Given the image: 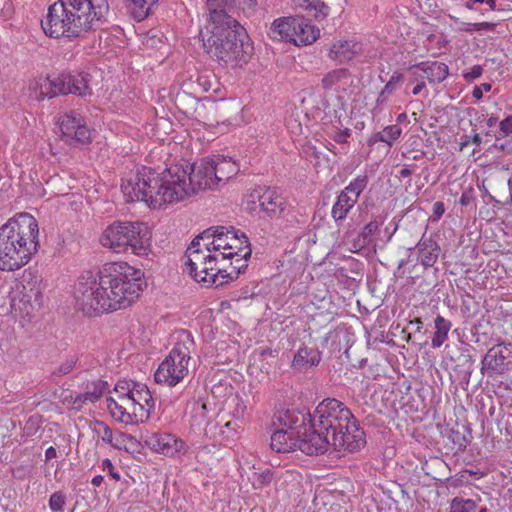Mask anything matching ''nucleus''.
I'll return each mask as SVG.
<instances>
[{"label": "nucleus", "mask_w": 512, "mask_h": 512, "mask_svg": "<svg viewBox=\"0 0 512 512\" xmlns=\"http://www.w3.org/2000/svg\"><path fill=\"white\" fill-rule=\"evenodd\" d=\"M219 187L210 157L194 164H171L161 173L143 167L121 185L128 201L144 202L151 209H165L182 202L200 191Z\"/></svg>", "instance_id": "f257e3e1"}, {"label": "nucleus", "mask_w": 512, "mask_h": 512, "mask_svg": "<svg viewBox=\"0 0 512 512\" xmlns=\"http://www.w3.org/2000/svg\"><path fill=\"white\" fill-rule=\"evenodd\" d=\"M251 252L245 233L223 226L210 228L187 248L184 270L204 287H219L238 278Z\"/></svg>", "instance_id": "f03ea898"}, {"label": "nucleus", "mask_w": 512, "mask_h": 512, "mask_svg": "<svg viewBox=\"0 0 512 512\" xmlns=\"http://www.w3.org/2000/svg\"><path fill=\"white\" fill-rule=\"evenodd\" d=\"M143 278L144 272L126 261L105 263L97 277L89 274L78 279L75 304L90 317L125 309L139 298Z\"/></svg>", "instance_id": "7ed1b4c3"}, {"label": "nucleus", "mask_w": 512, "mask_h": 512, "mask_svg": "<svg viewBox=\"0 0 512 512\" xmlns=\"http://www.w3.org/2000/svg\"><path fill=\"white\" fill-rule=\"evenodd\" d=\"M207 54L226 67H242L253 55V44L245 28L228 14L206 18L199 33Z\"/></svg>", "instance_id": "20e7f679"}, {"label": "nucleus", "mask_w": 512, "mask_h": 512, "mask_svg": "<svg viewBox=\"0 0 512 512\" xmlns=\"http://www.w3.org/2000/svg\"><path fill=\"white\" fill-rule=\"evenodd\" d=\"M108 10L107 0H57L48 7L41 28L53 39H75L91 30Z\"/></svg>", "instance_id": "39448f33"}, {"label": "nucleus", "mask_w": 512, "mask_h": 512, "mask_svg": "<svg viewBox=\"0 0 512 512\" xmlns=\"http://www.w3.org/2000/svg\"><path fill=\"white\" fill-rule=\"evenodd\" d=\"M39 226L34 216L18 213L0 226V270L26 266L39 250Z\"/></svg>", "instance_id": "423d86ee"}, {"label": "nucleus", "mask_w": 512, "mask_h": 512, "mask_svg": "<svg viewBox=\"0 0 512 512\" xmlns=\"http://www.w3.org/2000/svg\"><path fill=\"white\" fill-rule=\"evenodd\" d=\"M323 418H275L271 424L270 447L278 453L299 450L313 456L325 453L323 433L329 425Z\"/></svg>", "instance_id": "0eeeda50"}, {"label": "nucleus", "mask_w": 512, "mask_h": 512, "mask_svg": "<svg viewBox=\"0 0 512 512\" xmlns=\"http://www.w3.org/2000/svg\"><path fill=\"white\" fill-rule=\"evenodd\" d=\"M153 233L148 224L140 221H114L99 237L100 245L114 254L132 253L147 257L152 252Z\"/></svg>", "instance_id": "6e6552de"}, {"label": "nucleus", "mask_w": 512, "mask_h": 512, "mask_svg": "<svg viewBox=\"0 0 512 512\" xmlns=\"http://www.w3.org/2000/svg\"><path fill=\"white\" fill-rule=\"evenodd\" d=\"M345 423L340 422L333 425L330 418H323L322 422H326L329 427L323 433L325 440L328 442L325 452L332 447L337 452H356L363 448L366 444V436L364 430L356 423V418H344Z\"/></svg>", "instance_id": "1a4fd4ad"}, {"label": "nucleus", "mask_w": 512, "mask_h": 512, "mask_svg": "<svg viewBox=\"0 0 512 512\" xmlns=\"http://www.w3.org/2000/svg\"><path fill=\"white\" fill-rule=\"evenodd\" d=\"M41 296V280L31 270H25L21 278L13 282L12 302L15 316H30L40 305Z\"/></svg>", "instance_id": "9d476101"}, {"label": "nucleus", "mask_w": 512, "mask_h": 512, "mask_svg": "<svg viewBox=\"0 0 512 512\" xmlns=\"http://www.w3.org/2000/svg\"><path fill=\"white\" fill-rule=\"evenodd\" d=\"M190 348L185 342H178L161 362L155 372V381L173 387L188 374Z\"/></svg>", "instance_id": "9b49d317"}, {"label": "nucleus", "mask_w": 512, "mask_h": 512, "mask_svg": "<svg viewBox=\"0 0 512 512\" xmlns=\"http://www.w3.org/2000/svg\"><path fill=\"white\" fill-rule=\"evenodd\" d=\"M256 199L259 202L260 210L271 219L286 218L291 213L290 203L275 189L267 188L261 194H251L246 206L250 212L256 210Z\"/></svg>", "instance_id": "f8f14e48"}, {"label": "nucleus", "mask_w": 512, "mask_h": 512, "mask_svg": "<svg viewBox=\"0 0 512 512\" xmlns=\"http://www.w3.org/2000/svg\"><path fill=\"white\" fill-rule=\"evenodd\" d=\"M60 130V138L70 145H84L91 142V130L85 119L78 113L70 111L58 117L56 122Z\"/></svg>", "instance_id": "ddd939ff"}, {"label": "nucleus", "mask_w": 512, "mask_h": 512, "mask_svg": "<svg viewBox=\"0 0 512 512\" xmlns=\"http://www.w3.org/2000/svg\"><path fill=\"white\" fill-rule=\"evenodd\" d=\"M367 184L368 176L366 174L358 175L340 192L331 209V217L337 224L346 219Z\"/></svg>", "instance_id": "4468645a"}, {"label": "nucleus", "mask_w": 512, "mask_h": 512, "mask_svg": "<svg viewBox=\"0 0 512 512\" xmlns=\"http://www.w3.org/2000/svg\"><path fill=\"white\" fill-rule=\"evenodd\" d=\"M145 444L154 452L166 457H177L187 452L185 442L170 433H151L145 436Z\"/></svg>", "instance_id": "2eb2a0df"}, {"label": "nucleus", "mask_w": 512, "mask_h": 512, "mask_svg": "<svg viewBox=\"0 0 512 512\" xmlns=\"http://www.w3.org/2000/svg\"><path fill=\"white\" fill-rule=\"evenodd\" d=\"M510 351L502 344L491 347L482 360V370L494 374H504L509 370Z\"/></svg>", "instance_id": "dca6fc26"}, {"label": "nucleus", "mask_w": 512, "mask_h": 512, "mask_svg": "<svg viewBox=\"0 0 512 512\" xmlns=\"http://www.w3.org/2000/svg\"><path fill=\"white\" fill-rule=\"evenodd\" d=\"M131 402L128 403L133 416L146 414L149 416L154 412L155 400L153 399L148 387L138 383L130 396Z\"/></svg>", "instance_id": "f3484780"}, {"label": "nucleus", "mask_w": 512, "mask_h": 512, "mask_svg": "<svg viewBox=\"0 0 512 512\" xmlns=\"http://www.w3.org/2000/svg\"><path fill=\"white\" fill-rule=\"evenodd\" d=\"M320 37V29L303 16H296L294 34L291 44L307 46L313 44Z\"/></svg>", "instance_id": "a211bd4d"}, {"label": "nucleus", "mask_w": 512, "mask_h": 512, "mask_svg": "<svg viewBox=\"0 0 512 512\" xmlns=\"http://www.w3.org/2000/svg\"><path fill=\"white\" fill-rule=\"evenodd\" d=\"M446 436L451 442L458 447V449L466 448L470 441L471 429L467 418H449L446 423Z\"/></svg>", "instance_id": "6ab92c4d"}, {"label": "nucleus", "mask_w": 512, "mask_h": 512, "mask_svg": "<svg viewBox=\"0 0 512 512\" xmlns=\"http://www.w3.org/2000/svg\"><path fill=\"white\" fill-rule=\"evenodd\" d=\"M410 70L413 71V75L416 78L421 76L418 72H422L431 84L441 83L449 75L448 66L445 63L438 61L421 62L412 66Z\"/></svg>", "instance_id": "aec40b11"}, {"label": "nucleus", "mask_w": 512, "mask_h": 512, "mask_svg": "<svg viewBox=\"0 0 512 512\" xmlns=\"http://www.w3.org/2000/svg\"><path fill=\"white\" fill-rule=\"evenodd\" d=\"M212 160V167L219 186L225 184L229 179L238 174L239 164L230 157L222 155L209 156Z\"/></svg>", "instance_id": "412c9836"}, {"label": "nucleus", "mask_w": 512, "mask_h": 512, "mask_svg": "<svg viewBox=\"0 0 512 512\" xmlns=\"http://www.w3.org/2000/svg\"><path fill=\"white\" fill-rule=\"evenodd\" d=\"M296 16H283L276 18L268 31V36L274 41L291 43L294 34Z\"/></svg>", "instance_id": "4be33fe9"}, {"label": "nucleus", "mask_w": 512, "mask_h": 512, "mask_svg": "<svg viewBox=\"0 0 512 512\" xmlns=\"http://www.w3.org/2000/svg\"><path fill=\"white\" fill-rule=\"evenodd\" d=\"M321 361V352L314 347H300L292 360V367L299 371L317 366Z\"/></svg>", "instance_id": "5701e85b"}, {"label": "nucleus", "mask_w": 512, "mask_h": 512, "mask_svg": "<svg viewBox=\"0 0 512 512\" xmlns=\"http://www.w3.org/2000/svg\"><path fill=\"white\" fill-rule=\"evenodd\" d=\"M359 45L348 40H338L332 44L328 56L330 59L345 63L352 60L358 53Z\"/></svg>", "instance_id": "b1692460"}, {"label": "nucleus", "mask_w": 512, "mask_h": 512, "mask_svg": "<svg viewBox=\"0 0 512 512\" xmlns=\"http://www.w3.org/2000/svg\"><path fill=\"white\" fill-rule=\"evenodd\" d=\"M68 81L69 94H74L78 96L91 95V77L89 74L82 72L68 73Z\"/></svg>", "instance_id": "393cba45"}, {"label": "nucleus", "mask_w": 512, "mask_h": 512, "mask_svg": "<svg viewBox=\"0 0 512 512\" xmlns=\"http://www.w3.org/2000/svg\"><path fill=\"white\" fill-rule=\"evenodd\" d=\"M296 7L303 9L317 21L325 19L330 13V7L322 0H293Z\"/></svg>", "instance_id": "a878e982"}, {"label": "nucleus", "mask_w": 512, "mask_h": 512, "mask_svg": "<svg viewBox=\"0 0 512 512\" xmlns=\"http://www.w3.org/2000/svg\"><path fill=\"white\" fill-rule=\"evenodd\" d=\"M343 413L353 416L348 407L335 398L324 399L315 409L316 416H337Z\"/></svg>", "instance_id": "bb28decb"}, {"label": "nucleus", "mask_w": 512, "mask_h": 512, "mask_svg": "<svg viewBox=\"0 0 512 512\" xmlns=\"http://www.w3.org/2000/svg\"><path fill=\"white\" fill-rule=\"evenodd\" d=\"M30 90L36 99L56 97L50 77L40 76L30 83Z\"/></svg>", "instance_id": "cd10ccee"}, {"label": "nucleus", "mask_w": 512, "mask_h": 512, "mask_svg": "<svg viewBox=\"0 0 512 512\" xmlns=\"http://www.w3.org/2000/svg\"><path fill=\"white\" fill-rule=\"evenodd\" d=\"M435 332L432 337L431 345L433 348H439L448 338V333L451 329V323L444 317L438 315L434 321Z\"/></svg>", "instance_id": "c85d7f7f"}, {"label": "nucleus", "mask_w": 512, "mask_h": 512, "mask_svg": "<svg viewBox=\"0 0 512 512\" xmlns=\"http://www.w3.org/2000/svg\"><path fill=\"white\" fill-rule=\"evenodd\" d=\"M237 426L238 425L235 421H227L222 425L214 419L207 423L206 433H211L213 436L219 435L224 438H230L236 432Z\"/></svg>", "instance_id": "c756f323"}, {"label": "nucleus", "mask_w": 512, "mask_h": 512, "mask_svg": "<svg viewBox=\"0 0 512 512\" xmlns=\"http://www.w3.org/2000/svg\"><path fill=\"white\" fill-rule=\"evenodd\" d=\"M481 498L454 497L449 502V512H476Z\"/></svg>", "instance_id": "7c9ffc66"}, {"label": "nucleus", "mask_w": 512, "mask_h": 512, "mask_svg": "<svg viewBox=\"0 0 512 512\" xmlns=\"http://www.w3.org/2000/svg\"><path fill=\"white\" fill-rule=\"evenodd\" d=\"M439 248L436 243H423L419 249V259L425 267H431L437 261Z\"/></svg>", "instance_id": "2f4dec72"}, {"label": "nucleus", "mask_w": 512, "mask_h": 512, "mask_svg": "<svg viewBox=\"0 0 512 512\" xmlns=\"http://www.w3.org/2000/svg\"><path fill=\"white\" fill-rule=\"evenodd\" d=\"M138 383L132 381V380H121L118 381L114 387L113 393L111 396H114L118 398L122 403H128L131 402L130 396L131 392L134 391L136 385Z\"/></svg>", "instance_id": "473e14b6"}, {"label": "nucleus", "mask_w": 512, "mask_h": 512, "mask_svg": "<svg viewBox=\"0 0 512 512\" xmlns=\"http://www.w3.org/2000/svg\"><path fill=\"white\" fill-rule=\"evenodd\" d=\"M349 79V73L346 69L340 68L328 72L322 79V85L325 89H331L332 87L346 83Z\"/></svg>", "instance_id": "72a5a7b5"}, {"label": "nucleus", "mask_w": 512, "mask_h": 512, "mask_svg": "<svg viewBox=\"0 0 512 512\" xmlns=\"http://www.w3.org/2000/svg\"><path fill=\"white\" fill-rule=\"evenodd\" d=\"M13 284L8 285L0 281V314L14 313L12 302Z\"/></svg>", "instance_id": "f704fd0d"}, {"label": "nucleus", "mask_w": 512, "mask_h": 512, "mask_svg": "<svg viewBox=\"0 0 512 512\" xmlns=\"http://www.w3.org/2000/svg\"><path fill=\"white\" fill-rule=\"evenodd\" d=\"M106 406L111 416H133L129 405L122 403L114 396H109L106 399Z\"/></svg>", "instance_id": "c9c22d12"}, {"label": "nucleus", "mask_w": 512, "mask_h": 512, "mask_svg": "<svg viewBox=\"0 0 512 512\" xmlns=\"http://www.w3.org/2000/svg\"><path fill=\"white\" fill-rule=\"evenodd\" d=\"M104 386H105V383L103 381H99L95 385V390L93 392H87L85 394L78 395L75 398L74 403H73L74 408L76 410H79L80 407H81V404L86 403L87 401L93 403L96 400H98L101 397V395H102V392L104 390Z\"/></svg>", "instance_id": "e433bc0d"}, {"label": "nucleus", "mask_w": 512, "mask_h": 512, "mask_svg": "<svg viewBox=\"0 0 512 512\" xmlns=\"http://www.w3.org/2000/svg\"><path fill=\"white\" fill-rule=\"evenodd\" d=\"M158 0H131L132 13L137 20H143L149 14L150 8Z\"/></svg>", "instance_id": "4c0bfd02"}, {"label": "nucleus", "mask_w": 512, "mask_h": 512, "mask_svg": "<svg viewBox=\"0 0 512 512\" xmlns=\"http://www.w3.org/2000/svg\"><path fill=\"white\" fill-rule=\"evenodd\" d=\"M234 2L235 0H206L209 11L206 18H212L214 13L227 14L226 9Z\"/></svg>", "instance_id": "58836bf2"}, {"label": "nucleus", "mask_w": 512, "mask_h": 512, "mask_svg": "<svg viewBox=\"0 0 512 512\" xmlns=\"http://www.w3.org/2000/svg\"><path fill=\"white\" fill-rule=\"evenodd\" d=\"M51 80L56 96L69 94L68 73H62L57 77L51 78Z\"/></svg>", "instance_id": "ea45409f"}, {"label": "nucleus", "mask_w": 512, "mask_h": 512, "mask_svg": "<svg viewBox=\"0 0 512 512\" xmlns=\"http://www.w3.org/2000/svg\"><path fill=\"white\" fill-rule=\"evenodd\" d=\"M379 224L376 221H371L366 224L358 236L359 247H364L369 243L371 236L378 230Z\"/></svg>", "instance_id": "a19ab883"}, {"label": "nucleus", "mask_w": 512, "mask_h": 512, "mask_svg": "<svg viewBox=\"0 0 512 512\" xmlns=\"http://www.w3.org/2000/svg\"><path fill=\"white\" fill-rule=\"evenodd\" d=\"M402 133V129L398 125H389L381 131L383 135L384 143H386L389 147L400 137Z\"/></svg>", "instance_id": "79ce46f5"}, {"label": "nucleus", "mask_w": 512, "mask_h": 512, "mask_svg": "<svg viewBox=\"0 0 512 512\" xmlns=\"http://www.w3.org/2000/svg\"><path fill=\"white\" fill-rule=\"evenodd\" d=\"M403 75L401 73L395 72L390 77L389 81L386 83L384 88L381 91L380 97H384L385 95L392 94L399 85L403 82Z\"/></svg>", "instance_id": "37998d69"}, {"label": "nucleus", "mask_w": 512, "mask_h": 512, "mask_svg": "<svg viewBox=\"0 0 512 512\" xmlns=\"http://www.w3.org/2000/svg\"><path fill=\"white\" fill-rule=\"evenodd\" d=\"M93 430L106 443H112V430L103 421L95 420Z\"/></svg>", "instance_id": "c03bdc74"}, {"label": "nucleus", "mask_w": 512, "mask_h": 512, "mask_svg": "<svg viewBox=\"0 0 512 512\" xmlns=\"http://www.w3.org/2000/svg\"><path fill=\"white\" fill-rule=\"evenodd\" d=\"M66 497L60 492H54L49 499V508L55 512H63Z\"/></svg>", "instance_id": "a18cd8bd"}, {"label": "nucleus", "mask_w": 512, "mask_h": 512, "mask_svg": "<svg viewBox=\"0 0 512 512\" xmlns=\"http://www.w3.org/2000/svg\"><path fill=\"white\" fill-rule=\"evenodd\" d=\"M284 399V396L282 394L277 393L271 400H270V406L274 407V410L276 413H288L289 410L286 409L285 405L282 404V401Z\"/></svg>", "instance_id": "49530a36"}, {"label": "nucleus", "mask_w": 512, "mask_h": 512, "mask_svg": "<svg viewBox=\"0 0 512 512\" xmlns=\"http://www.w3.org/2000/svg\"><path fill=\"white\" fill-rule=\"evenodd\" d=\"M101 469H102V471L107 472L111 476V478L114 479L115 481H120L121 476L117 471H115L114 466L110 459L106 458L102 461Z\"/></svg>", "instance_id": "de8ad7c7"}, {"label": "nucleus", "mask_w": 512, "mask_h": 512, "mask_svg": "<svg viewBox=\"0 0 512 512\" xmlns=\"http://www.w3.org/2000/svg\"><path fill=\"white\" fill-rule=\"evenodd\" d=\"M351 136V130L349 128L339 129L332 136L333 140L339 144L348 142V138Z\"/></svg>", "instance_id": "09e8293b"}, {"label": "nucleus", "mask_w": 512, "mask_h": 512, "mask_svg": "<svg viewBox=\"0 0 512 512\" xmlns=\"http://www.w3.org/2000/svg\"><path fill=\"white\" fill-rule=\"evenodd\" d=\"M271 481L272 472L270 470H265L264 472L257 474L254 485H257V487H262L269 484Z\"/></svg>", "instance_id": "8fccbe9b"}, {"label": "nucleus", "mask_w": 512, "mask_h": 512, "mask_svg": "<svg viewBox=\"0 0 512 512\" xmlns=\"http://www.w3.org/2000/svg\"><path fill=\"white\" fill-rule=\"evenodd\" d=\"M483 73V68L480 65H474L470 68L469 71L465 72L463 74L464 78L467 81H473L477 78H479Z\"/></svg>", "instance_id": "3c124183"}, {"label": "nucleus", "mask_w": 512, "mask_h": 512, "mask_svg": "<svg viewBox=\"0 0 512 512\" xmlns=\"http://www.w3.org/2000/svg\"><path fill=\"white\" fill-rule=\"evenodd\" d=\"M492 86L490 83H482L480 86H475L472 92V96L476 100H480L483 96L484 92H489L491 90Z\"/></svg>", "instance_id": "603ef678"}, {"label": "nucleus", "mask_w": 512, "mask_h": 512, "mask_svg": "<svg viewBox=\"0 0 512 512\" xmlns=\"http://www.w3.org/2000/svg\"><path fill=\"white\" fill-rule=\"evenodd\" d=\"M469 26L470 27L465 29V31L472 32V31H480V30H484V29L492 30L494 27V24L489 23V22H480V23L470 24Z\"/></svg>", "instance_id": "864d4df0"}, {"label": "nucleus", "mask_w": 512, "mask_h": 512, "mask_svg": "<svg viewBox=\"0 0 512 512\" xmlns=\"http://www.w3.org/2000/svg\"><path fill=\"white\" fill-rule=\"evenodd\" d=\"M500 129L505 135L512 133V114L500 122Z\"/></svg>", "instance_id": "5fc2aeb1"}, {"label": "nucleus", "mask_w": 512, "mask_h": 512, "mask_svg": "<svg viewBox=\"0 0 512 512\" xmlns=\"http://www.w3.org/2000/svg\"><path fill=\"white\" fill-rule=\"evenodd\" d=\"M193 411L196 416H204L206 413H209L207 409V404L205 402H194L193 403Z\"/></svg>", "instance_id": "6e6d98bb"}, {"label": "nucleus", "mask_w": 512, "mask_h": 512, "mask_svg": "<svg viewBox=\"0 0 512 512\" xmlns=\"http://www.w3.org/2000/svg\"><path fill=\"white\" fill-rule=\"evenodd\" d=\"M433 215L436 217V219H440L443 214L445 213V205L441 201H437L433 204L432 207Z\"/></svg>", "instance_id": "4d7b16f0"}, {"label": "nucleus", "mask_w": 512, "mask_h": 512, "mask_svg": "<svg viewBox=\"0 0 512 512\" xmlns=\"http://www.w3.org/2000/svg\"><path fill=\"white\" fill-rule=\"evenodd\" d=\"M481 143V137L479 136V134H475L471 139H466L464 141H462L460 143V151H463L468 145L470 144H475L477 146H479Z\"/></svg>", "instance_id": "13d9d810"}, {"label": "nucleus", "mask_w": 512, "mask_h": 512, "mask_svg": "<svg viewBox=\"0 0 512 512\" xmlns=\"http://www.w3.org/2000/svg\"><path fill=\"white\" fill-rule=\"evenodd\" d=\"M74 364L75 362L73 360H69L59 367L58 372L60 374H67L72 371Z\"/></svg>", "instance_id": "bf43d9fd"}, {"label": "nucleus", "mask_w": 512, "mask_h": 512, "mask_svg": "<svg viewBox=\"0 0 512 512\" xmlns=\"http://www.w3.org/2000/svg\"><path fill=\"white\" fill-rule=\"evenodd\" d=\"M384 140L385 139L383 138V135L381 134V132H377L372 137L369 138L368 145L369 146H373L377 142H383L384 143Z\"/></svg>", "instance_id": "052dcab7"}, {"label": "nucleus", "mask_w": 512, "mask_h": 512, "mask_svg": "<svg viewBox=\"0 0 512 512\" xmlns=\"http://www.w3.org/2000/svg\"><path fill=\"white\" fill-rule=\"evenodd\" d=\"M57 457V451L54 447L50 446L45 451V461H50Z\"/></svg>", "instance_id": "680f3d73"}, {"label": "nucleus", "mask_w": 512, "mask_h": 512, "mask_svg": "<svg viewBox=\"0 0 512 512\" xmlns=\"http://www.w3.org/2000/svg\"><path fill=\"white\" fill-rule=\"evenodd\" d=\"M425 86H426V85H425V82H424V81H420V82H418V83L414 86V88H413V90H412V94H413V95H419V94L421 93V91L425 88Z\"/></svg>", "instance_id": "e2e57ef3"}, {"label": "nucleus", "mask_w": 512, "mask_h": 512, "mask_svg": "<svg viewBox=\"0 0 512 512\" xmlns=\"http://www.w3.org/2000/svg\"><path fill=\"white\" fill-rule=\"evenodd\" d=\"M244 8L254 10L257 6V0H242Z\"/></svg>", "instance_id": "0e129e2a"}, {"label": "nucleus", "mask_w": 512, "mask_h": 512, "mask_svg": "<svg viewBox=\"0 0 512 512\" xmlns=\"http://www.w3.org/2000/svg\"><path fill=\"white\" fill-rule=\"evenodd\" d=\"M103 479H104V478H103V476H102V475H96V476H94V477L92 478V480H91V484H92L93 486H95V487H98V486H100V485L102 484Z\"/></svg>", "instance_id": "69168bd1"}, {"label": "nucleus", "mask_w": 512, "mask_h": 512, "mask_svg": "<svg viewBox=\"0 0 512 512\" xmlns=\"http://www.w3.org/2000/svg\"><path fill=\"white\" fill-rule=\"evenodd\" d=\"M411 174H412V171H411V169H409L408 167H404V168H402V169L399 171V176H400L401 178H408V177H410V176H411Z\"/></svg>", "instance_id": "338daca9"}, {"label": "nucleus", "mask_w": 512, "mask_h": 512, "mask_svg": "<svg viewBox=\"0 0 512 512\" xmlns=\"http://www.w3.org/2000/svg\"><path fill=\"white\" fill-rule=\"evenodd\" d=\"M462 206H467L469 204V197L466 193H463L459 200Z\"/></svg>", "instance_id": "774afa93"}]
</instances>
